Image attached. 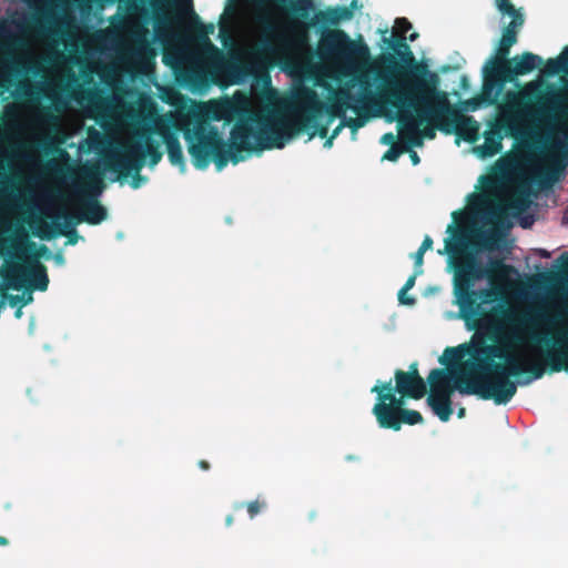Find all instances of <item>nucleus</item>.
Instances as JSON below:
<instances>
[{
	"label": "nucleus",
	"instance_id": "1",
	"mask_svg": "<svg viewBox=\"0 0 568 568\" xmlns=\"http://www.w3.org/2000/svg\"><path fill=\"white\" fill-rule=\"evenodd\" d=\"M320 103L315 91L304 89L292 115L267 108L250 116L248 121H237L231 131L227 144L216 126L210 125L201 115L194 114L195 123L191 128L187 118L182 119L175 128L183 132L187 142V151L193 165L199 170L206 169L211 161L219 171L245 159L243 151H262L283 149L295 135L304 131L312 122L313 115L320 112Z\"/></svg>",
	"mask_w": 568,
	"mask_h": 568
},
{
	"label": "nucleus",
	"instance_id": "2",
	"mask_svg": "<svg viewBox=\"0 0 568 568\" xmlns=\"http://www.w3.org/2000/svg\"><path fill=\"white\" fill-rule=\"evenodd\" d=\"M517 339L514 334L509 341ZM489 345L484 337L474 338L469 345H462L469 359L463 368H434L429 372L427 382L430 394L477 395L481 399H493L496 405L507 404L517 392V384L510 377L525 373L531 379L544 376L541 365L525 369L516 355L507 354V343Z\"/></svg>",
	"mask_w": 568,
	"mask_h": 568
},
{
	"label": "nucleus",
	"instance_id": "3",
	"mask_svg": "<svg viewBox=\"0 0 568 568\" xmlns=\"http://www.w3.org/2000/svg\"><path fill=\"white\" fill-rule=\"evenodd\" d=\"M459 308L460 318H463L469 329H487L488 337L493 342L490 345H499L508 341L509 336L516 334L517 339L511 338L507 342V354H514V348L525 343L526 337L535 344L549 345L550 339L546 334L532 331V328L545 316L540 312L518 311L495 306L487 311L484 305L498 301L501 291L496 287H486L474 290L473 287L454 293Z\"/></svg>",
	"mask_w": 568,
	"mask_h": 568
},
{
	"label": "nucleus",
	"instance_id": "4",
	"mask_svg": "<svg viewBox=\"0 0 568 568\" xmlns=\"http://www.w3.org/2000/svg\"><path fill=\"white\" fill-rule=\"evenodd\" d=\"M438 84V74H430L428 81L403 84L393 83L378 90L377 98L369 93V99L375 103L382 102L388 106L409 109L419 128L423 140H433L436 136V130L450 134L447 112L438 111V106H436L439 101L445 100V91L439 90ZM366 99H368L367 95L363 97V100Z\"/></svg>",
	"mask_w": 568,
	"mask_h": 568
},
{
	"label": "nucleus",
	"instance_id": "5",
	"mask_svg": "<svg viewBox=\"0 0 568 568\" xmlns=\"http://www.w3.org/2000/svg\"><path fill=\"white\" fill-rule=\"evenodd\" d=\"M518 23L504 28L494 55L483 67L481 98L487 105L498 102L507 83L531 73L542 63L541 57L528 51L509 59L510 49L518 41Z\"/></svg>",
	"mask_w": 568,
	"mask_h": 568
},
{
	"label": "nucleus",
	"instance_id": "6",
	"mask_svg": "<svg viewBox=\"0 0 568 568\" xmlns=\"http://www.w3.org/2000/svg\"><path fill=\"white\" fill-rule=\"evenodd\" d=\"M539 99V83L528 82L520 91H508L505 94V105L499 118L489 124L484 133V143L475 148L478 156L486 159L498 154L503 149L504 136L517 139L520 134L519 118L531 114L538 119L545 118L538 113L539 108L531 112L532 103Z\"/></svg>",
	"mask_w": 568,
	"mask_h": 568
},
{
	"label": "nucleus",
	"instance_id": "7",
	"mask_svg": "<svg viewBox=\"0 0 568 568\" xmlns=\"http://www.w3.org/2000/svg\"><path fill=\"white\" fill-rule=\"evenodd\" d=\"M153 128L138 132L141 141L120 143L102 155L104 170L116 173L118 180L126 179L132 171H141L149 158L150 166L156 165L163 156L161 144L153 139Z\"/></svg>",
	"mask_w": 568,
	"mask_h": 568
},
{
	"label": "nucleus",
	"instance_id": "8",
	"mask_svg": "<svg viewBox=\"0 0 568 568\" xmlns=\"http://www.w3.org/2000/svg\"><path fill=\"white\" fill-rule=\"evenodd\" d=\"M153 11L154 31L160 38H170L175 28L189 17L199 43L217 53L219 49L209 36L214 32V24H204L193 9V0H149Z\"/></svg>",
	"mask_w": 568,
	"mask_h": 568
},
{
	"label": "nucleus",
	"instance_id": "9",
	"mask_svg": "<svg viewBox=\"0 0 568 568\" xmlns=\"http://www.w3.org/2000/svg\"><path fill=\"white\" fill-rule=\"evenodd\" d=\"M454 293L474 287L476 281L488 278L491 284L495 281H505L514 272V267L505 264L503 260H491L487 266L473 253H465L454 263Z\"/></svg>",
	"mask_w": 568,
	"mask_h": 568
},
{
	"label": "nucleus",
	"instance_id": "10",
	"mask_svg": "<svg viewBox=\"0 0 568 568\" xmlns=\"http://www.w3.org/2000/svg\"><path fill=\"white\" fill-rule=\"evenodd\" d=\"M568 143L560 146L557 154L550 155L547 165L535 171L530 179L523 181L518 193L510 199L508 207L516 212H523L529 206L530 183H535L539 190H548L565 174L568 165Z\"/></svg>",
	"mask_w": 568,
	"mask_h": 568
},
{
	"label": "nucleus",
	"instance_id": "11",
	"mask_svg": "<svg viewBox=\"0 0 568 568\" xmlns=\"http://www.w3.org/2000/svg\"><path fill=\"white\" fill-rule=\"evenodd\" d=\"M83 174L90 184L77 191L79 212L74 215H65L64 219L71 225L80 223L98 225L108 217L106 209L97 199L101 193L100 173L93 168H84Z\"/></svg>",
	"mask_w": 568,
	"mask_h": 568
},
{
	"label": "nucleus",
	"instance_id": "12",
	"mask_svg": "<svg viewBox=\"0 0 568 568\" xmlns=\"http://www.w3.org/2000/svg\"><path fill=\"white\" fill-rule=\"evenodd\" d=\"M372 393L377 395V402L373 407V414L381 428L385 426L398 425L397 416L402 410H405V399L408 396L398 395L394 390L392 381L377 382L371 389Z\"/></svg>",
	"mask_w": 568,
	"mask_h": 568
},
{
	"label": "nucleus",
	"instance_id": "13",
	"mask_svg": "<svg viewBox=\"0 0 568 568\" xmlns=\"http://www.w3.org/2000/svg\"><path fill=\"white\" fill-rule=\"evenodd\" d=\"M2 278L8 287L21 290L30 281V286L38 291H45L49 285L47 267L34 260L28 265L21 262H13L2 271Z\"/></svg>",
	"mask_w": 568,
	"mask_h": 568
},
{
	"label": "nucleus",
	"instance_id": "14",
	"mask_svg": "<svg viewBox=\"0 0 568 568\" xmlns=\"http://www.w3.org/2000/svg\"><path fill=\"white\" fill-rule=\"evenodd\" d=\"M438 111L447 112V122L450 134L457 136L468 143H475L479 138V123L470 115L463 114L455 105H453L445 92V100L437 103Z\"/></svg>",
	"mask_w": 568,
	"mask_h": 568
},
{
	"label": "nucleus",
	"instance_id": "15",
	"mask_svg": "<svg viewBox=\"0 0 568 568\" xmlns=\"http://www.w3.org/2000/svg\"><path fill=\"white\" fill-rule=\"evenodd\" d=\"M537 102H540L538 113H540L545 120L550 121L558 118L568 129V91L561 92L550 89L544 94L539 91Z\"/></svg>",
	"mask_w": 568,
	"mask_h": 568
},
{
	"label": "nucleus",
	"instance_id": "16",
	"mask_svg": "<svg viewBox=\"0 0 568 568\" xmlns=\"http://www.w3.org/2000/svg\"><path fill=\"white\" fill-rule=\"evenodd\" d=\"M327 40L334 44L339 55L347 60L366 61L369 58V48L363 41H354L343 30H333Z\"/></svg>",
	"mask_w": 568,
	"mask_h": 568
},
{
	"label": "nucleus",
	"instance_id": "17",
	"mask_svg": "<svg viewBox=\"0 0 568 568\" xmlns=\"http://www.w3.org/2000/svg\"><path fill=\"white\" fill-rule=\"evenodd\" d=\"M396 111L397 122L399 125V140L405 151H409L412 146H423V135L419 133V128L413 118L409 109L399 106H388Z\"/></svg>",
	"mask_w": 568,
	"mask_h": 568
},
{
	"label": "nucleus",
	"instance_id": "18",
	"mask_svg": "<svg viewBox=\"0 0 568 568\" xmlns=\"http://www.w3.org/2000/svg\"><path fill=\"white\" fill-rule=\"evenodd\" d=\"M153 132L161 136L166 146L168 158L172 165L179 166L182 171L185 169V160L178 134L172 131L165 121H159L153 126Z\"/></svg>",
	"mask_w": 568,
	"mask_h": 568
},
{
	"label": "nucleus",
	"instance_id": "19",
	"mask_svg": "<svg viewBox=\"0 0 568 568\" xmlns=\"http://www.w3.org/2000/svg\"><path fill=\"white\" fill-rule=\"evenodd\" d=\"M358 81H359V83L362 85L363 92H362V94L359 97H357L355 102L361 103L362 105L361 106L353 105V108H352L358 114V116L357 118H347V116L344 118L345 125L347 128H349L353 132H355L359 128L364 126L366 121L368 120V115L367 114H364V115L362 114V110H366V106H368V105L388 106L387 104H383L382 102H376L375 103L369 98L366 99V100H363V97H365V95L369 97V93L374 98H377L378 93L377 94L373 93V91L371 90V83H369L367 78L359 77Z\"/></svg>",
	"mask_w": 568,
	"mask_h": 568
},
{
	"label": "nucleus",
	"instance_id": "20",
	"mask_svg": "<svg viewBox=\"0 0 568 568\" xmlns=\"http://www.w3.org/2000/svg\"><path fill=\"white\" fill-rule=\"evenodd\" d=\"M395 385L394 390L398 395L408 396L412 399H420L427 393V384L424 378H414L405 374L403 369H396L394 373Z\"/></svg>",
	"mask_w": 568,
	"mask_h": 568
},
{
	"label": "nucleus",
	"instance_id": "21",
	"mask_svg": "<svg viewBox=\"0 0 568 568\" xmlns=\"http://www.w3.org/2000/svg\"><path fill=\"white\" fill-rule=\"evenodd\" d=\"M356 99L357 98L348 90H339L325 105L327 124H332L336 119H341V121L344 120V118H346V111L353 108L351 101H356Z\"/></svg>",
	"mask_w": 568,
	"mask_h": 568
},
{
	"label": "nucleus",
	"instance_id": "22",
	"mask_svg": "<svg viewBox=\"0 0 568 568\" xmlns=\"http://www.w3.org/2000/svg\"><path fill=\"white\" fill-rule=\"evenodd\" d=\"M397 57L405 65L410 68L412 78L406 81H400V82L390 81L385 85V88L392 85L393 83L403 84V83H414L417 81H428L430 79V74H437L436 72L429 71L426 64L418 63L410 49H407L405 52L398 54ZM383 89H384V87H383ZM379 90H382V88Z\"/></svg>",
	"mask_w": 568,
	"mask_h": 568
},
{
	"label": "nucleus",
	"instance_id": "23",
	"mask_svg": "<svg viewBox=\"0 0 568 568\" xmlns=\"http://www.w3.org/2000/svg\"><path fill=\"white\" fill-rule=\"evenodd\" d=\"M65 223L68 222L65 221ZM38 224L39 231L36 234L42 240H52L57 235H64L67 236L65 245H75L80 239V235L74 229L75 225L67 224V229H63L62 224L55 223L54 229H51L50 225L42 220H39Z\"/></svg>",
	"mask_w": 568,
	"mask_h": 568
},
{
	"label": "nucleus",
	"instance_id": "24",
	"mask_svg": "<svg viewBox=\"0 0 568 568\" xmlns=\"http://www.w3.org/2000/svg\"><path fill=\"white\" fill-rule=\"evenodd\" d=\"M452 395L449 393L429 394L427 397V405L442 422H447L453 414Z\"/></svg>",
	"mask_w": 568,
	"mask_h": 568
},
{
	"label": "nucleus",
	"instance_id": "25",
	"mask_svg": "<svg viewBox=\"0 0 568 568\" xmlns=\"http://www.w3.org/2000/svg\"><path fill=\"white\" fill-rule=\"evenodd\" d=\"M499 241V235L496 231H478L476 237L470 242V246L476 251L495 248Z\"/></svg>",
	"mask_w": 568,
	"mask_h": 568
},
{
	"label": "nucleus",
	"instance_id": "26",
	"mask_svg": "<svg viewBox=\"0 0 568 568\" xmlns=\"http://www.w3.org/2000/svg\"><path fill=\"white\" fill-rule=\"evenodd\" d=\"M495 3L498 11L503 16H509L511 18V21L505 28H510L513 23H518L519 31L525 22L524 14L520 12V10L516 9L510 0H495Z\"/></svg>",
	"mask_w": 568,
	"mask_h": 568
},
{
	"label": "nucleus",
	"instance_id": "27",
	"mask_svg": "<svg viewBox=\"0 0 568 568\" xmlns=\"http://www.w3.org/2000/svg\"><path fill=\"white\" fill-rule=\"evenodd\" d=\"M568 70V45L564 48L558 58L548 59L542 72L547 75H555Z\"/></svg>",
	"mask_w": 568,
	"mask_h": 568
},
{
	"label": "nucleus",
	"instance_id": "28",
	"mask_svg": "<svg viewBox=\"0 0 568 568\" xmlns=\"http://www.w3.org/2000/svg\"><path fill=\"white\" fill-rule=\"evenodd\" d=\"M230 111L229 102H212L205 109V116L209 120L222 121L229 118Z\"/></svg>",
	"mask_w": 568,
	"mask_h": 568
},
{
	"label": "nucleus",
	"instance_id": "29",
	"mask_svg": "<svg viewBox=\"0 0 568 568\" xmlns=\"http://www.w3.org/2000/svg\"><path fill=\"white\" fill-rule=\"evenodd\" d=\"M398 425L393 426H385V429H392L395 432L400 430L403 424L407 425H416L423 423L424 418L422 414L417 410L413 409H405L402 410L400 414L397 416Z\"/></svg>",
	"mask_w": 568,
	"mask_h": 568
},
{
	"label": "nucleus",
	"instance_id": "30",
	"mask_svg": "<svg viewBox=\"0 0 568 568\" xmlns=\"http://www.w3.org/2000/svg\"><path fill=\"white\" fill-rule=\"evenodd\" d=\"M339 23L335 7L320 10L315 13L312 26H337Z\"/></svg>",
	"mask_w": 568,
	"mask_h": 568
},
{
	"label": "nucleus",
	"instance_id": "31",
	"mask_svg": "<svg viewBox=\"0 0 568 568\" xmlns=\"http://www.w3.org/2000/svg\"><path fill=\"white\" fill-rule=\"evenodd\" d=\"M246 507L247 514L251 519L256 517L263 509L267 507V503L264 498L257 497L255 500L248 501L246 504L239 503L234 505V509H242Z\"/></svg>",
	"mask_w": 568,
	"mask_h": 568
},
{
	"label": "nucleus",
	"instance_id": "32",
	"mask_svg": "<svg viewBox=\"0 0 568 568\" xmlns=\"http://www.w3.org/2000/svg\"><path fill=\"white\" fill-rule=\"evenodd\" d=\"M383 41L390 50H393L395 55H398L405 52L407 49H410L406 37L384 38Z\"/></svg>",
	"mask_w": 568,
	"mask_h": 568
},
{
	"label": "nucleus",
	"instance_id": "33",
	"mask_svg": "<svg viewBox=\"0 0 568 568\" xmlns=\"http://www.w3.org/2000/svg\"><path fill=\"white\" fill-rule=\"evenodd\" d=\"M413 28L406 18H397L395 20L393 38L406 37V33Z\"/></svg>",
	"mask_w": 568,
	"mask_h": 568
},
{
	"label": "nucleus",
	"instance_id": "34",
	"mask_svg": "<svg viewBox=\"0 0 568 568\" xmlns=\"http://www.w3.org/2000/svg\"><path fill=\"white\" fill-rule=\"evenodd\" d=\"M406 152L403 145L399 144H393L390 148L384 153L383 160L395 162L398 160V158Z\"/></svg>",
	"mask_w": 568,
	"mask_h": 568
},
{
	"label": "nucleus",
	"instance_id": "35",
	"mask_svg": "<svg viewBox=\"0 0 568 568\" xmlns=\"http://www.w3.org/2000/svg\"><path fill=\"white\" fill-rule=\"evenodd\" d=\"M383 63L386 65L388 72H393L398 69L399 64L397 63L395 55L388 53L382 57Z\"/></svg>",
	"mask_w": 568,
	"mask_h": 568
},
{
	"label": "nucleus",
	"instance_id": "36",
	"mask_svg": "<svg viewBox=\"0 0 568 568\" xmlns=\"http://www.w3.org/2000/svg\"><path fill=\"white\" fill-rule=\"evenodd\" d=\"M481 102L486 103L480 94L478 98L464 101L463 104L466 111H476L480 106Z\"/></svg>",
	"mask_w": 568,
	"mask_h": 568
},
{
	"label": "nucleus",
	"instance_id": "37",
	"mask_svg": "<svg viewBox=\"0 0 568 568\" xmlns=\"http://www.w3.org/2000/svg\"><path fill=\"white\" fill-rule=\"evenodd\" d=\"M335 9L339 22L344 20H351L353 18V11L351 8L345 6H337Z\"/></svg>",
	"mask_w": 568,
	"mask_h": 568
},
{
	"label": "nucleus",
	"instance_id": "38",
	"mask_svg": "<svg viewBox=\"0 0 568 568\" xmlns=\"http://www.w3.org/2000/svg\"><path fill=\"white\" fill-rule=\"evenodd\" d=\"M425 253L426 252L418 248L415 253L412 254V258L414 260L415 264V270H422Z\"/></svg>",
	"mask_w": 568,
	"mask_h": 568
},
{
	"label": "nucleus",
	"instance_id": "39",
	"mask_svg": "<svg viewBox=\"0 0 568 568\" xmlns=\"http://www.w3.org/2000/svg\"><path fill=\"white\" fill-rule=\"evenodd\" d=\"M423 273V270H415L414 273L406 280L404 291H409L414 287L416 277Z\"/></svg>",
	"mask_w": 568,
	"mask_h": 568
},
{
	"label": "nucleus",
	"instance_id": "40",
	"mask_svg": "<svg viewBox=\"0 0 568 568\" xmlns=\"http://www.w3.org/2000/svg\"><path fill=\"white\" fill-rule=\"evenodd\" d=\"M133 173L132 175V182H131V186L133 189H138L141 186L142 182H145L146 181V178L141 175L140 174V171H132L131 174Z\"/></svg>",
	"mask_w": 568,
	"mask_h": 568
},
{
	"label": "nucleus",
	"instance_id": "41",
	"mask_svg": "<svg viewBox=\"0 0 568 568\" xmlns=\"http://www.w3.org/2000/svg\"><path fill=\"white\" fill-rule=\"evenodd\" d=\"M406 293L407 291H404V287H402L398 292V301L400 304H404V305H414L415 304V298L414 297H408L406 296Z\"/></svg>",
	"mask_w": 568,
	"mask_h": 568
},
{
	"label": "nucleus",
	"instance_id": "42",
	"mask_svg": "<svg viewBox=\"0 0 568 568\" xmlns=\"http://www.w3.org/2000/svg\"><path fill=\"white\" fill-rule=\"evenodd\" d=\"M405 374L413 376L414 378H423L419 374L417 362H413L409 365L408 371H405Z\"/></svg>",
	"mask_w": 568,
	"mask_h": 568
},
{
	"label": "nucleus",
	"instance_id": "43",
	"mask_svg": "<svg viewBox=\"0 0 568 568\" xmlns=\"http://www.w3.org/2000/svg\"><path fill=\"white\" fill-rule=\"evenodd\" d=\"M433 247V240L429 235H426L419 246V250L427 252Z\"/></svg>",
	"mask_w": 568,
	"mask_h": 568
},
{
	"label": "nucleus",
	"instance_id": "44",
	"mask_svg": "<svg viewBox=\"0 0 568 568\" xmlns=\"http://www.w3.org/2000/svg\"><path fill=\"white\" fill-rule=\"evenodd\" d=\"M329 125H331V124H327V122H326L325 124L320 125V126L317 128V134L320 135V138H322V139L327 138V134H328V126H329Z\"/></svg>",
	"mask_w": 568,
	"mask_h": 568
},
{
	"label": "nucleus",
	"instance_id": "45",
	"mask_svg": "<svg viewBox=\"0 0 568 568\" xmlns=\"http://www.w3.org/2000/svg\"><path fill=\"white\" fill-rule=\"evenodd\" d=\"M382 142L385 144H395V135L393 133H386L382 138Z\"/></svg>",
	"mask_w": 568,
	"mask_h": 568
},
{
	"label": "nucleus",
	"instance_id": "46",
	"mask_svg": "<svg viewBox=\"0 0 568 568\" xmlns=\"http://www.w3.org/2000/svg\"><path fill=\"white\" fill-rule=\"evenodd\" d=\"M345 122L344 120H342L339 122V124L333 130L332 134H331V139H335L339 133L341 131L343 130V128H345Z\"/></svg>",
	"mask_w": 568,
	"mask_h": 568
},
{
	"label": "nucleus",
	"instance_id": "47",
	"mask_svg": "<svg viewBox=\"0 0 568 568\" xmlns=\"http://www.w3.org/2000/svg\"><path fill=\"white\" fill-rule=\"evenodd\" d=\"M53 260L54 262L58 264V265H63L64 264V255L62 252H57L54 255H53Z\"/></svg>",
	"mask_w": 568,
	"mask_h": 568
},
{
	"label": "nucleus",
	"instance_id": "48",
	"mask_svg": "<svg viewBox=\"0 0 568 568\" xmlns=\"http://www.w3.org/2000/svg\"><path fill=\"white\" fill-rule=\"evenodd\" d=\"M408 152H409V158H410L412 163L414 165L419 164L420 159H419L418 154L415 151H412V150H409Z\"/></svg>",
	"mask_w": 568,
	"mask_h": 568
},
{
	"label": "nucleus",
	"instance_id": "49",
	"mask_svg": "<svg viewBox=\"0 0 568 568\" xmlns=\"http://www.w3.org/2000/svg\"><path fill=\"white\" fill-rule=\"evenodd\" d=\"M445 353H450L454 359H459L464 354H459L457 348H446Z\"/></svg>",
	"mask_w": 568,
	"mask_h": 568
},
{
	"label": "nucleus",
	"instance_id": "50",
	"mask_svg": "<svg viewBox=\"0 0 568 568\" xmlns=\"http://www.w3.org/2000/svg\"><path fill=\"white\" fill-rule=\"evenodd\" d=\"M21 301H22V296H19V295H11L10 300H9L11 306H16Z\"/></svg>",
	"mask_w": 568,
	"mask_h": 568
},
{
	"label": "nucleus",
	"instance_id": "51",
	"mask_svg": "<svg viewBox=\"0 0 568 568\" xmlns=\"http://www.w3.org/2000/svg\"><path fill=\"white\" fill-rule=\"evenodd\" d=\"M560 260L565 261L564 270L568 273V252L562 253Z\"/></svg>",
	"mask_w": 568,
	"mask_h": 568
},
{
	"label": "nucleus",
	"instance_id": "52",
	"mask_svg": "<svg viewBox=\"0 0 568 568\" xmlns=\"http://www.w3.org/2000/svg\"><path fill=\"white\" fill-rule=\"evenodd\" d=\"M199 467L203 470H209L210 469V464L209 462L204 460V459H201L199 463H197Z\"/></svg>",
	"mask_w": 568,
	"mask_h": 568
},
{
	"label": "nucleus",
	"instance_id": "53",
	"mask_svg": "<svg viewBox=\"0 0 568 568\" xmlns=\"http://www.w3.org/2000/svg\"><path fill=\"white\" fill-rule=\"evenodd\" d=\"M538 253H539V255H540L541 257H545V258L550 257V253H549L548 251H546V250L540 248V250L538 251Z\"/></svg>",
	"mask_w": 568,
	"mask_h": 568
},
{
	"label": "nucleus",
	"instance_id": "54",
	"mask_svg": "<svg viewBox=\"0 0 568 568\" xmlns=\"http://www.w3.org/2000/svg\"><path fill=\"white\" fill-rule=\"evenodd\" d=\"M234 521V517L232 515H227L225 518V525L230 527Z\"/></svg>",
	"mask_w": 568,
	"mask_h": 568
},
{
	"label": "nucleus",
	"instance_id": "55",
	"mask_svg": "<svg viewBox=\"0 0 568 568\" xmlns=\"http://www.w3.org/2000/svg\"><path fill=\"white\" fill-rule=\"evenodd\" d=\"M406 38H407V41L414 42L418 38V33L414 32Z\"/></svg>",
	"mask_w": 568,
	"mask_h": 568
},
{
	"label": "nucleus",
	"instance_id": "56",
	"mask_svg": "<svg viewBox=\"0 0 568 568\" xmlns=\"http://www.w3.org/2000/svg\"><path fill=\"white\" fill-rule=\"evenodd\" d=\"M333 140H334V139H331V136H329V138H327V139H326V141L324 142V146H325V148H331V146H332V144H333Z\"/></svg>",
	"mask_w": 568,
	"mask_h": 568
},
{
	"label": "nucleus",
	"instance_id": "57",
	"mask_svg": "<svg viewBox=\"0 0 568 568\" xmlns=\"http://www.w3.org/2000/svg\"><path fill=\"white\" fill-rule=\"evenodd\" d=\"M8 542L9 541H8V539L6 537L0 536V546H6V545H8Z\"/></svg>",
	"mask_w": 568,
	"mask_h": 568
},
{
	"label": "nucleus",
	"instance_id": "58",
	"mask_svg": "<svg viewBox=\"0 0 568 568\" xmlns=\"http://www.w3.org/2000/svg\"><path fill=\"white\" fill-rule=\"evenodd\" d=\"M357 459H358V457L353 456V455H347V456H346V460H349V462H351V460H357Z\"/></svg>",
	"mask_w": 568,
	"mask_h": 568
},
{
	"label": "nucleus",
	"instance_id": "59",
	"mask_svg": "<svg viewBox=\"0 0 568 568\" xmlns=\"http://www.w3.org/2000/svg\"><path fill=\"white\" fill-rule=\"evenodd\" d=\"M40 250H41L42 252H48V253H50V252L48 251V247H47V246H44V245H42ZM45 257H47V258H49V257H50V254H48Z\"/></svg>",
	"mask_w": 568,
	"mask_h": 568
},
{
	"label": "nucleus",
	"instance_id": "60",
	"mask_svg": "<svg viewBox=\"0 0 568 568\" xmlns=\"http://www.w3.org/2000/svg\"><path fill=\"white\" fill-rule=\"evenodd\" d=\"M465 414V408H460L458 412V417H463Z\"/></svg>",
	"mask_w": 568,
	"mask_h": 568
},
{
	"label": "nucleus",
	"instance_id": "61",
	"mask_svg": "<svg viewBox=\"0 0 568 568\" xmlns=\"http://www.w3.org/2000/svg\"><path fill=\"white\" fill-rule=\"evenodd\" d=\"M446 248H447L448 251H450V241H449V240H446Z\"/></svg>",
	"mask_w": 568,
	"mask_h": 568
},
{
	"label": "nucleus",
	"instance_id": "62",
	"mask_svg": "<svg viewBox=\"0 0 568 568\" xmlns=\"http://www.w3.org/2000/svg\"><path fill=\"white\" fill-rule=\"evenodd\" d=\"M439 362H440L442 364H445V365L447 364V363H446V361L444 359V357H440V358H439Z\"/></svg>",
	"mask_w": 568,
	"mask_h": 568
},
{
	"label": "nucleus",
	"instance_id": "63",
	"mask_svg": "<svg viewBox=\"0 0 568 568\" xmlns=\"http://www.w3.org/2000/svg\"><path fill=\"white\" fill-rule=\"evenodd\" d=\"M3 242H10V245H12V244H13V240H12V239L4 240Z\"/></svg>",
	"mask_w": 568,
	"mask_h": 568
},
{
	"label": "nucleus",
	"instance_id": "64",
	"mask_svg": "<svg viewBox=\"0 0 568 568\" xmlns=\"http://www.w3.org/2000/svg\"><path fill=\"white\" fill-rule=\"evenodd\" d=\"M30 301H32V297H31V296H29V298H28L27 301H24V302H23V304H27V303H29Z\"/></svg>",
	"mask_w": 568,
	"mask_h": 568
}]
</instances>
